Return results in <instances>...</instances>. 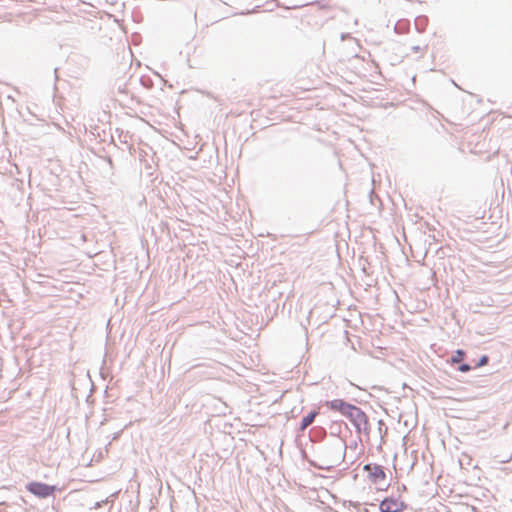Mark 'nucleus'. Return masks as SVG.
Listing matches in <instances>:
<instances>
[{
    "label": "nucleus",
    "mask_w": 512,
    "mask_h": 512,
    "mask_svg": "<svg viewBox=\"0 0 512 512\" xmlns=\"http://www.w3.org/2000/svg\"><path fill=\"white\" fill-rule=\"evenodd\" d=\"M318 414V410H312L306 416H304L300 422L298 431L304 432L315 421V418Z\"/></svg>",
    "instance_id": "nucleus-7"
},
{
    "label": "nucleus",
    "mask_w": 512,
    "mask_h": 512,
    "mask_svg": "<svg viewBox=\"0 0 512 512\" xmlns=\"http://www.w3.org/2000/svg\"><path fill=\"white\" fill-rule=\"evenodd\" d=\"M26 489L28 492L40 499L48 498L58 490L57 486L55 485H49L38 481L28 483L26 485Z\"/></svg>",
    "instance_id": "nucleus-3"
},
{
    "label": "nucleus",
    "mask_w": 512,
    "mask_h": 512,
    "mask_svg": "<svg viewBox=\"0 0 512 512\" xmlns=\"http://www.w3.org/2000/svg\"><path fill=\"white\" fill-rule=\"evenodd\" d=\"M472 368H474V366H471L470 364L468 363H459V366L457 367V370L459 372H462V373H467L469 372L470 370H472Z\"/></svg>",
    "instance_id": "nucleus-11"
},
{
    "label": "nucleus",
    "mask_w": 512,
    "mask_h": 512,
    "mask_svg": "<svg viewBox=\"0 0 512 512\" xmlns=\"http://www.w3.org/2000/svg\"><path fill=\"white\" fill-rule=\"evenodd\" d=\"M346 449V441L342 438H336L322 447V457L325 463L316 464L311 461L310 464L319 470L330 471L344 461Z\"/></svg>",
    "instance_id": "nucleus-1"
},
{
    "label": "nucleus",
    "mask_w": 512,
    "mask_h": 512,
    "mask_svg": "<svg viewBox=\"0 0 512 512\" xmlns=\"http://www.w3.org/2000/svg\"><path fill=\"white\" fill-rule=\"evenodd\" d=\"M353 410L354 411H352V413H350L347 418L354 426L356 433H364L366 436H369L370 428L368 416L358 406H355Z\"/></svg>",
    "instance_id": "nucleus-2"
},
{
    "label": "nucleus",
    "mask_w": 512,
    "mask_h": 512,
    "mask_svg": "<svg viewBox=\"0 0 512 512\" xmlns=\"http://www.w3.org/2000/svg\"><path fill=\"white\" fill-rule=\"evenodd\" d=\"M8 505L5 502L0 503V512H8Z\"/></svg>",
    "instance_id": "nucleus-14"
},
{
    "label": "nucleus",
    "mask_w": 512,
    "mask_h": 512,
    "mask_svg": "<svg viewBox=\"0 0 512 512\" xmlns=\"http://www.w3.org/2000/svg\"><path fill=\"white\" fill-rule=\"evenodd\" d=\"M385 426V423L383 420H379L378 421V431H379V434L381 435V437L383 438L384 435H386L387 433V428H383Z\"/></svg>",
    "instance_id": "nucleus-12"
},
{
    "label": "nucleus",
    "mask_w": 512,
    "mask_h": 512,
    "mask_svg": "<svg viewBox=\"0 0 512 512\" xmlns=\"http://www.w3.org/2000/svg\"><path fill=\"white\" fill-rule=\"evenodd\" d=\"M302 6H303V5H293V6H291L290 8H291V9H297V8L302 7Z\"/></svg>",
    "instance_id": "nucleus-18"
},
{
    "label": "nucleus",
    "mask_w": 512,
    "mask_h": 512,
    "mask_svg": "<svg viewBox=\"0 0 512 512\" xmlns=\"http://www.w3.org/2000/svg\"><path fill=\"white\" fill-rule=\"evenodd\" d=\"M117 90H118V93H120V94H127V86H126V84H120L117 87Z\"/></svg>",
    "instance_id": "nucleus-13"
},
{
    "label": "nucleus",
    "mask_w": 512,
    "mask_h": 512,
    "mask_svg": "<svg viewBox=\"0 0 512 512\" xmlns=\"http://www.w3.org/2000/svg\"><path fill=\"white\" fill-rule=\"evenodd\" d=\"M340 38L342 41L346 40V39H350L351 38V34L350 33H342L340 35Z\"/></svg>",
    "instance_id": "nucleus-15"
},
{
    "label": "nucleus",
    "mask_w": 512,
    "mask_h": 512,
    "mask_svg": "<svg viewBox=\"0 0 512 512\" xmlns=\"http://www.w3.org/2000/svg\"><path fill=\"white\" fill-rule=\"evenodd\" d=\"M428 24V18L426 16H418L415 19V27L418 32L422 33L425 31Z\"/></svg>",
    "instance_id": "nucleus-9"
},
{
    "label": "nucleus",
    "mask_w": 512,
    "mask_h": 512,
    "mask_svg": "<svg viewBox=\"0 0 512 512\" xmlns=\"http://www.w3.org/2000/svg\"><path fill=\"white\" fill-rule=\"evenodd\" d=\"M465 356H466V353H465V351H464V350H462V349H457V350L453 353V355L451 356V358H450L449 362H450L451 364H459V363H461V362L464 360Z\"/></svg>",
    "instance_id": "nucleus-8"
},
{
    "label": "nucleus",
    "mask_w": 512,
    "mask_h": 512,
    "mask_svg": "<svg viewBox=\"0 0 512 512\" xmlns=\"http://www.w3.org/2000/svg\"><path fill=\"white\" fill-rule=\"evenodd\" d=\"M55 76L57 77V69H54Z\"/></svg>",
    "instance_id": "nucleus-20"
},
{
    "label": "nucleus",
    "mask_w": 512,
    "mask_h": 512,
    "mask_svg": "<svg viewBox=\"0 0 512 512\" xmlns=\"http://www.w3.org/2000/svg\"><path fill=\"white\" fill-rule=\"evenodd\" d=\"M405 490H406V486L404 484H402L401 486H398V488H397L398 492L405 491Z\"/></svg>",
    "instance_id": "nucleus-17"
},
{
    "label": "nucleus",
    "mask_w": 512,
    "mask_h": 512,
    "mask_svg": "<svg viewBox=\"0 0 512 512\" xmlns=\"http://www.w3.org/2000/svg\"><path fill=\"white\" fill-rule=\"evenodd\" d=\"M358 507V512H369V509L366 508V507H361L360 504L357 505Z\"/></svg>",
    "instance_id": "nucleus-16"
},
{
    "label": "nucleus",
    "mask_w": 512,
    "mask_h": 512,
    "mask_svg": "<svg viewBox=\"0 0 512 512\" xmlns=\"http://www.w3.org/2000/svg\"><path fill=\"white\" fill-rule=\"evenodd\" d=\"M108 162H109L110 165L112 164L111 158H108Z\"/></svg>",
    "instance_id": "nucleus-19"
},
{
    "label": "nucleus",
    "mask_w": 512,
    "mask_h": 512,
    "mask_svg": "<svg viewBox=\"0 0 512 512\" xmlns=\"http://www.w3.org/2000/svg\"><path fill=\"white\" fill-rule=\"evenodd\" d=\"M326 407L329 408L331 411L339 412L342 416H345L346 418L355 408L356 405L351 404L349 402H346L343 399H333L326 401L325 403Z\"/></svg>",
    "instance_id": "nucleus-5"
},
{
    "label": "nucleus",
    "mask_w": 512,
    "mask_h": 512,
    "mask_svg": "<svg viewBox=\"0 0 512 512\" xmlns=\"http://www.w3.org/2000/svg\"><path fill=\"white\" fill-rule=\"evenodd\" d=\"M489 362V356L488 355H482L479 360L475 363L474 368H480L482 366L487 365Z\"/></svg>",
    "instance_id": "nucleus-10"
},
{
    "label": "nucleus",
    "mask_w": 512,
    "mask_h": 512,
    "mask_svg": "<svg viewBox=\"0 0 512 512\" xmlns=\"http://www.w3.org/2000/svg\"><path fill=\"white\" fill-rule=\"evenodd\" d=\"M408 505L399 496L391 495L385 497L379 504L380 512H402Z\"/></svg>",
    "instance_id": "nucleus-4"
},
{
    "label": "nucleus",
    "mask_w": 512,
    "mask_h": 512,
    "mask_svg": "<svg viewBox=\"0 0 512 512\" xmlns=\"http://www.w3.org/2000/svg\"><path fill=\"white\" fill-rule=\"evenodd\" d=\"M364 471L368 473L369 480L376 485L381 484L386 479L384 467L379 464H366Z\"/></svg>",
    "instance_id": "nucleus-6"
}]
</instances>
